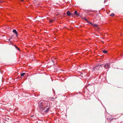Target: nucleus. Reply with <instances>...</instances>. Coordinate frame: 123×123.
I'll return each instance as SVG.
<instances>
[{
  "mask_svg": "<svg viewBox=\"0 0 123 123\" xmlns=\"http://www.w3.org/2000/svg\"><path fill=\"white\" fill-rule=\"evenodd\" d=\"M39 105L41 110L43 111L46 107H48L49 105V103L48 101H41L39 102Z\"/></svg>",
  "mask_w": 123,
  "mask_h": 123,
  "instance_id": "nucleus-1",
  "label": "nucleus"
},
{
  "mask_svg": "<svg viewBox=\"0 0 123 123\" xmlns=\"http://www.w3.org/2000/svg\"><path fill=\"white\" fill-rule=\"evenodd\" d=\"M102 67L101 65H98L94 67L92 69V71L94 73L96 72L99 70V68Z\"/></svg>",
  "mask_w": 123,
  "mask_h": 123,
  "instance_id": "nucleus-2",
  "label": "nucleus"
},
{
  "mask_svg": "<svg viewBox=\"0 0 123 123\" xmlns=\"http://www.w3.org/2000/svg\"><path fill=\"white\" fill-rule=\"evenodd\" d=\"M110 64L109 63H107L104 66V67L105 69L108 68H110Z\"/></svg>",
  "mask_w": 123,
  "mask_h": 123,
  "instance_id": "nucleus-3",
  "label": "nucleus"
},
{
  "mask_svg": "<svg viewBox=\"0 0 123 123\" xmlns=\"http://www.w3.org/2000/svg\"><path fill=\"white\" fill-rule=\"evenodd\" d=\"M50 108L49 107L46 109V110L44 111L46 113L48 112L49 111Z\"/></svg>",
  "mask_w": 123,
  "mask_h": 123,
  "instance_id": "nucleus-4",
  "label": "nucleus"
},
{
  "mask_svg": "<svg viewBox=\"0 0 123 123\" xmlns=\"http://www.w3.org/2000/svg\"><path fill=\"white\" fill-rule=\"evenodd\" d=\"M67 14L68 16H70L72 14L71 13L68 11L67 12Z\"/></svg>",
  "mask_w": 123,
  "mask_h": 123,
  "instance_id": "nucleus-5",
  "label": "nucleus"
},
{
  "mask_svg": "<svg viewBox=\"0 0 123 123\" xmlns=\"http://www.w3.org/2000/svg\"><path fill=\"white\" fill-rule=\"evenodd\" d=\"M74 14L76 15V16H79V15L77 13V12L76 11H74Z\"/></svg>",
  "mask_w": 123,
  "mask_h": 123,
  "instance_id": "nucleus-6",
  "label": "nucleus"
},
{
  "mask_svg": "<svg viewBox=\"0 0 123 123\" xmlns=\"http://www.w3.org/2000/svg\"><path fill=\"white\" fill-rule=\"evenodd\" d=\"M103 52L105 54H106L107 53V51L105 50H103Z\"/></svg>",
  "mask_w": 123,
  "mask_h": 123,
  "instance_id": "nucleus-7",
  "label": "nucleus"
},
{
  "mask_svg": "<svg viewBox=\"0 0 123 123\" xmlns=\"http://www.w3.org/2000/svg\"><path fill=\"white\" fill-rule=\"evenodd\" d=\"M114 16V14L113 13L111 14L110 15V16H112V17H113V16Z\"/></svg>",
  "mask_w": 123,
  "mask_h": 123,
  "instance_id": "nucleus-8",
  "label": "nucleus"
},
{
  "mask_svg": "<svg viewBox=\"0 0 123 123\" xmlns=\"http://www.w3.org/2000/svg\"><path fill=\"white\" fill-rule=\"evenodd\" d=\"M93 26L95 27H96L97 26V25L96 24H92Z\"/></svg>",
  "mask_w": 123,
  "mask_h": 123,
  "instance_id": "nucleus-9",
  "label": "nucleus"
},
{
  "mask_svg": "<svg viewBox=\"0 0 123 123\" xmlns=\"http://www.w3.org/2000/svg\"><path fill=\"white\" fill-rule=\"evenodd\" d=\"M13 32L15 33H16L17 32L15 30H13Z\"/></svg>",
  "mask_w": 123,
  "mask_h": 123,
  "instance_id": "nucleus-10",
  "label": "nucleus"
},
{
  "mask_svg": "<svg viewBox=\"0 0 123 123\" xmlns=\"http://www.w3.org/2000/svg\"><path fill=\"white\" fill-rule=\"evenodd\" d=\"M25 74V73H22L21 74V76H24V75Z\"/></svg>",
  "mask_w": 123,
  "mask_h": 123,
  "instance_id": "nucleus-11",
  "label": "nucleus"
},
{
  "mask_svg": "<svg viewBox=\"0 0 123 123\" xmlns=\"http://www.w3.org/2000/svg\"><path fill=\"white\" fill-rule=\"evenodd\" d=\"M15 48H16V49H18L19 50H20L19 49L18 47L16 46H15Z\"/></svg>",
  "mask_w": 123,
  "mask_h": 123,
  "instance_id": "nucleus-12",
  "label": "nucleus"
},
{
  "mask_svg": "<svg viewBox=\"0 0 123 123\" xmlns=\"http://www.w3.org/2000/svg\"><path fill=\"white\" fill-rule=\"evenodd\" d=\"M87 22L89 23V24H92V23L91 22H90L89 21H88Z\"/></svg>",
  "mask_w": 123,
  "mask_h": 123,
  "instance_id": "nucleus-13",
  "label": "nucleus"
},
{
  "mask_svg": "<svg viewBox=\"0 0 123 123\" xmlns=\"http://www.w3.org/2000/svg\"><path fill=\"white\" fill-rule=\"evenodd\" d=\"M15 34H16V36H18V34L17 33V32L16 33H15Z\"/></svg>",
  "mask_w": 123,
  "mask_h": 123,
  "instance_id": "nucleus-14",
  "label": "nucleus"
},
{
  "mask_svg": "<svg viewBox=\"0 0 123 123\" xmlns=\"http://www.w3.org/2000/svg\"><path fill=\"white\" fill-rule=\"evenodd\" d=\"M85 19L86 21H88V20L86 18H85Z\"/></svg>",
  "mask_w": 123,
  "mask_h": 123,
  "instance_id": "nucleus-15",
  "label": "nucleus"
},
{
  "mask_svg": "<svg viewBox=\"0 0 123 123\" xmlns=\"http://www.w3.org/2000/svg\"><path fill=\"white\" fill-rule=\"evenodd\" d=\"M52 21V20H50L49 21V22L50 23H51Z\"/></svg>",
  "mask_w": 123,
  "mask_h": 123,
  "instance_id": "nucleus-16",
  "label": "nucleus"
},
{
  "mask_svg": "<svg viewBox=\"0 0 123 123\" xmlns=\"http://www.w3.org/2000/svg\"><path fill=\"white\" fill-rule=\"evenodd\" d=\"M107 0H105L104 2V3L107 2Z\"/></svg>",
  "mask_w": 123,
  "mask_h": 123,
  "instance_id": "nucleus-17",
  "label": "nucleus"
},
{
  "mask_svg": "<svg viewBox=\"0 0 123 123\" xmlns=\"http://www.w3.org/2000/svg\"><path fill=\"white\" fill-rule=\"evenodd\" d=\"M21 0V1H24V0Z\"/></svg>",
  "mask_w": 123,
  "mask_h": 123,
  "instance_id": "nucleus-18",
  "label": "nucleus"
},
{
  "mask_svg": "<svg viewBox=\"0 0 123 123\" xmlns=\"http://www.w3.org/2000/svg\"><path fill=\"white\" fill-rule=\"evenodd\" d=\"M10 39H9V41H10Z\"/></svg>",
  "mask_w": 123,
  "mask_h": 123,
  "instance_id": "nucleus-19",
  "label": "nucleus"
},
{
  "mask_svg": "<svg viewBox=\"0 0 123 123\" xmlns=\"http://www.w3.org/2000/svg\"><path fill=\"white\" fill-rule=\"evenodd\" d=\"M1 2V1H0V2Z\"/></svg>",
  "mask_w": 123,
  "mask_h": 123,
  "instance_id": "nucleus-20",
  "label": "nucleus"
}]
</instances>
